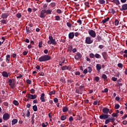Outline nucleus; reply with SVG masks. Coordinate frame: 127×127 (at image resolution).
<instances>
[{"instance_id":"1","label":"nucleus","mask_w":127,"mask_h":127,"mask_svg":"<svg viewBox=\"0 0 127 127\" xmlns=\"http://www.w3.org/2000/svg\"><path fill=\"white\" fill-rule=\"evenodd\" d=\"M51 60V57L49 55L42 56L38 59L39 62H45V61H49Z\"/></svg>"},{"instance_id":"2","label":"nucleus","mask_w":127,"mask_h":127,"mask_svg":"<svg viewBox=\"0 0 127 127\" xmlns=\"http://www.w3.org/2000/svg\"><path fill=\"white\" fill-rule=\"evenodd\" d=\"M46 12H45V9H43L41 11L39 17L41 18H45L46 17Z\"/></svg>"},{"instance_id":"3","label":"nucleus","mask_w":127,"mask_h":127,"mask_svg":"<svg viewBox=\"0 0 127 127\" xmlns=\"http://www.w3.org/2000/svg\"><path fill=\"white\" fill-rule=\"evenodd\" d=\"M88 34H89V35L93 38H95L96 37V32L93 30H89L88 31Z\"/></svg>"},{"instance_id":"4","label":"nucleus","mask_w":127,"mask_h":127,"mask_svg":"<svg viewBox=\"0 0 127 127\" xmlns=\"http://www.w3.org/2000/svg\"><path fill=\"white\" fill-rule=\"evenodd\" d=\"M109 117H111V115L102 114V115L99 116V119H100V120H107V119H109Z\"/></svg>"},{"instance_id":"5","label":"nucleus","mask_w":127,"mask_h":127,"mask_svg":"<svg viewBox=\"0 0 127 127\" xmlns=\"http://www.w3.org/2000/svg\"><path fill=\"white\" fill-rule=\"evenodd\" d=\"M93 41V40L91 39V37H86L85 39V43H86V44H92Z\"/></svg>"},{"instance_id":"6","label":"nucleus","mask_w":127,"mask_h":127,"mask_svg":"<svg viewBox=\"0 0 127 127\" xmlns=\"http://www.w3.org/2000/svg\"><path fill=\"white\" fill-rule=\"evenodd\" d=\"M27 98H28V99H31V100H34V99H36L37 98V95L34 94H30V93H28L26 95Z\"/></svg>"},{"instance_id":"7","label":"nucleus","mask_w":127,"mask_h":127,"mask_svg":"<svg viewBox=\"0 0 127 127\" xmlns=\"http://www.w3.org/2000/svg\"><path fill=\"white\" fill-rule=\"evenodd\" d=\"M81 58H82V55L80 53L77 52L74 56V59L75 60L79 61Z\"/></svg>"},{"instance_id":"8","label":"nucleus","mask_w":127,"mask_h":127,"mask_svg":"<svg viewBox=\"0 0 127 127\" xmlns=\"http://www.w3.org/2000/svg\"><path fill=\"white\" fill-rule=\"evenodd\" d=\"M9 118H10V116L8 113H5L3 115V119L4 121H7V120H9Z\"/></svg>"},{"instance_id":"9","label":"nucleus","mask_w":127,"mask_h":127,"mask_svg":"<svg viewBox=\"0 0 127 127\" xmlns=\"http://www.w3.org/2000/svg\"><path fill=\"white\" fill-rule=\"evenodd\" d=\"M127 10V3L124 4L122 5V7L120 8L121 11H124V10Z\"/></svg>"},{"instance_id":"10","label":"nucleus","mask_w":127,"mask_h":127,"mask_svg":"<svg viewBox=\"0 0 127 127\" xmlns=\"http://www.w3.org/2000/svg\"><path fill=\"white\" fill-rule=\"evenodd\" d=\"M109 112H110V109H108V108H104L102 109V112L105 115H108Z\"/></svg>"},{"instance_id":"11","label":"nucleus","mask_w":127,"mask_h":127,"mask_svg":"<svg viewBox=\"0 0 127 127\" xmlns=\"http://www.w3.org/2000/svg\"><path fill=\"white\" fill-rule=\"evenodd\" d=\"M48 44H53V45H56V44H57V42H56V40H55V39H54L53 40H51V41H48Z\"/></svg>"},{"instance_id":"12","label":"nucleus","mask_w":127,"mask_h":127,"mask_svg":"<svg viewBox=\"0 0 127 127\" xmlns=\"http://www.w3.org/2000/svg\"><path fill=\"white\" fill-rule=\"evenodd\" d=\"M1 18L3 19H5L8 17V13H2L1 15Z\"/></svg>"},{"instance_id":"13","label":"nucleus","mask_w":127,"mask_h":127,"mask_svg":"<svg viewBox=\"0 0 127 127\" xmlns=\"http://www.w3.org/2000/svg\"><path fill=\"white\" fill-rule=\"evenodd\" d=\"M102 55L104 60H107V59H108V53H107V52H103L102 53Z\"/></svg>"},{"instance_id":"14","label":"nucleus","mask_w":127,"mask_h":127,"mask_svg":"<svg viewBox=\"0 0 127 127\" xmlns=\"http://www.w3.org/2000/svg\"><path fill=\"white\" fill-rule=\"evenodd\" d=\"M101 69H102V64H96V69L98 72H101Z\"/></svg>"},{"instance_id":"15","label":"nucleus","mask_w":127,"mask_h":127,"mask_svg":"<svg viewBox=\"0 0 127 127\" xmlns=\"http://www.w3.org/2000/svg\"><path fill=\"white\" fill-rule=\"evenodd\" d=\"M74 36H75V34L73 32H70L68 34V38L69 39H73Z\"/></svg>"},{"instance_id":"16","label":"nucleus","mask_w":127,"mask_h":127,"mask_svg":"<svg viewBox=\"0 0 127 127\" xmlns=\"http://www.w3.org/2000/svg\"><path fill=\"white\" fill-rule=\"evenodd\" d=\"M45 11L46 12V14L47 15H48L49 14H52V9H45Z\"/></svg>"},{"instance_id":"17","label":"nucleus","mask_w":127,"mask_h":127,"mask_svg":"<svg viewBox=\"0 0 127 127\" xmlns=\"http://www.w3.org/2000/svg\"><path fill=\"white\" fill-rule=\"evenodd\" d=\"M45 96V94L44 93H42L40 97V100L41 102H45V98L44 97Z\"/></svg>"},{"instance_id":"18","label":"nucleus","mask_w":127,"mask_h":127,"mask_svg":"<svg viewBox=\"0 0 127 127\" xmlns=\"http://www.w3.org/2000/svg\"><path fill=\"white\" fill-rule=\"evenodd\" d=\"M18 122V120L16 119H13L12 120L11 125L12 126H13L14 125H16V124H17V122Z\"/></svg>"},{"instance_id":"19","label":"nucleus","mask_w":127,"mask_h":127,"mask_svg":"<svg viewBox=\"0 0 127 127\" xmlns=\"http://www.w3.org/2000/svg\"><path fill=\"white\" fill-rule=\"evenodd\" d=\"M111 1L112 2H113V3H116V5H119V4H121L120 0H113Z\"/></svg>"},{"instance_id":"20","label":"nucleus","mask_w":127,"mask_h":127,"mask_svg":"<svg viewBox=\"0 0 127 127\" xmlns=\"http://www.w3.org/2000/svg\"><path fill=\"white\" fill-rule=\"evenodd\" d=\"M9 61H10V55H7L6 56V62H7V63H9Z\"/></svg>"},{"instance_id":"21","label":"nucleus","mask_w":127,"mask_h":127,"mask_svg":"<svg viewBox=\"0 0 127 127\" xmlns=\"http://www.w3.org/2000/svg\"><path fill=\"white\" fill-rule=\"evenodd\" d=\"M2 75L3 77H6V78L8 77V74L6 71H3L2 73Z\"/></svg>"},{"instance_id":"22","label":"nucleus","mask_w":127,"mask_h":127,"mask_svg":"<svg viewBox=\"0 0 127 127\" xmlns=\"http://www.w3.org/2000/svg\"><path fill=\"white\" fill-rule=\"evenodd\" d=\"M109 19H110V17H108L107 18H105L102 20V22L104 23H106L107 21H109Z\"/></svg>"},{"instance_id":"23","label":"nucleus","mask_w":127,"mask_h":127,"mask_svg":"<svg viewBox=\"0 0 127 127\" xmlns=\"http://www.w3.org/2000/svg\"><path fill=\"white\" fill-rule=\"evenodd\" d=\"M102 78L104 79V81H106L108 79V76L105 74H102Z\"/></svg>"},{"instance_id":"24","label":"nucleus","mask_w":127,"mask_h":127,"mask_svg":"<svg viewBox=\"0 0 127 127\" xmlns=\"http://www.w3.org/2000/svg\"><path fill=\"white\" fill-rule=\"evenodd\" d=\"M68 107H64L63 108V113H66V112H68Z\"/></svg>"},{"instance_id":"25","label":"nucleus","mask_w":127,"mask_h":127,"mask_svg":"<svg viewBox=\"0 0 127 127\" xmlns=\"http://www.w3.org/2000/svg\"><path fill=\"white\" fill-rule=\"evenodd\" d=\"M48 6V3H44L43 4V7L42 8L43 9H46Z\"/></svg>"},{"instance_id":"26","label":"nucleus","mask_w":127,"mask_h":127,"mask_svg":"<svg viewBox=\"0 0 127 127\" xmlns=\"http://www.w3.org/2000/svg\"><path fill=\"white\" fill-rule=\"evenodd\" d=\"M68 67L66 65H64L62 67V71H65V70H68Z\"/></svg>"},{"instance_id":"27","label":"nucleus","mask_w":127,"mask_h":127,"mask_svg":"<svg viewBox=\"0 0 127 127\" xmlns=\"http://www.w3.org/2000/svg\"><path fill=\"white\" fill-rule=\"evenodd\" d=\"M33 110L34 112H37V110H38V108H37V106L34 105L33 106Z\"/></svg>"},{"instance_id":"28","label":"nucleus","mask_w":127,"mask_h":127,"mask_svg":"<svg viewBox=\"0 0 127 127\" xmlns=\"http://www.w3.org/2000/svg\"><path fill=\"white\" fill-rule=\"evenodd\" d=\"M72 50H73V47L72 46H68V52H72Z\"/></svg>"},{"instance_id":"29","label":"nucleus","mask_w":127,"mask_h":127,"mask_svg":"<svg viewBox=\"0 0 127 127\" xmlns=\"http://www.w3.org/2000/svg\"><path fill=\"white\" fill-rule=\"evenodd\" d=\"M111 122V120L110 119V118H108V119H106L105 124V125H108V124H109V123Z\"/></svg>"},{"instance_id":"30","label":"nucleus","mask_w":127,"mask_h":127,"mask_svg":"<svg viewBox=\"0 0 127 127\" xmlns=\"http://www.w3.org/2000/svg\"><path fill=\"white\" fill-rule=\"evenodd\" d=\"M0 22H1L0 24H6V20H5V19H3L2 20H1L0 21Z\"/></svg>"},{"instance_id":"31","label":"nucleus","mask_w":127,"mask_h":127,"mask_svg":"<svg viewBox=\"0 0 127 127\" xmlns=\"http://www.w3.org/2000/svg\"><path fill=\"white\" fill-rule=\"evenodd\" d=\"M56 93V91L55 90H53L52 91H50L49 93V95H50V96H51L52 95H55V93Z\"/></svg>"},{"instance_id":"32","label":"nucleus","mask_w":127,"mask_h":127,"mask_svg":"<svg viewBox=\"0 0 127 127\" xmlns=\"http://www.w3.org/2000/svg\"><path fill=\"white\" fill-rule=\"evenodd\" d=\"M67 119V117H66V116L65 115H63L61 117V121H65Z\"/></svg>"},{"instance_id":"33","label":"nucleus","mask_w":127,"mask_h":127,"mask_svg":"<svg viewBox=\"0 0 127 127\" xmlns=\"http://www.w3.org/2000/svg\"><path fill=\"white\" fill-rule=\"evenodd\" d=\"M119 23H120V21H119L118 19H116L115 21V25H116V26H118V25H119Z\"/></svg>"},{"instance_id":"34","label":"nucleus","mask_w":127,"mask_h":127,"mask_svg":"<svg viewBox=\"0 0 127 127\" xmlns=\"http://www.w3.org/2000/svg\"><path fill=\"white\" fill-rule=\"evenodd\" d=\"M110 120V122L111 123H115V121H116V119H115V118L114 117H111V118H109Z\"/></svg>"},{"instance_id":"35","label":"nucleus","mask_w":127,"mask_h":127,"mask_svg":"<svg viewBox=\"0 0 127 127\" xmlns=\"http://www.w3.org/2000/svg\"><path fill=\"white\" fill-rule=\"evenodd\" d=\"M50 5L52 7L54 8L55 6H56V3H55V2H52L50 4Z\"/></svg>"},{"instance_id":"36","label":"nucleus","mask_w":127,"mask_h":127,"mask_svg":"<svg viewBox=\"0 0 127 127\" xmlns=\"http://www.w3.org/2000/svg\"><path fill=\"white\" fill-rule=\"evenodd\" d=\"M13 103L15 105V106H18V105H19V103H18V101L16 100H14L13 101Z\"/></svg>"},{"instance_id":"37","label":"nucleus","mask_w":127,"mask_h":127,"mask_svg":"<svg viewBox=\"0 0 127 127\" xmlns=\"http://www.w3.org/2000/svg\"><path fill=\"white\" fill-rule=\"evenodd\" d=\"M61 18L60 16H55V20H57V21H59L60 20Z\"/></svg>"},{"instance_id":"38","label":"nucleus","mask_w":127,"mask_h":127,"mask_svg":"<svg viewBox=\"0 0 127 127\" xmlns=\"http://www.w3.org/2000/svg\"><path fill=\"white\" fill-rule=\"evenodd\" d=\"M96 39L98 40V42H100L101 40H102V37H101L100 36H97Z\"/></svg>"},{"instance_id":"39","label":"nucleus","mask_w":127,"mask_h":127,"mask_svg":"<svg viewBox=\"0 0 127 127\" xmlns=\"http://www.w3.org/2000/svg\"><path fill=\"white\" fill-rule=\"evenodd\" d=\"M94 56L95 58H97V59L101 58V55H100L99 54H96Z\"/></svg>"},{"instance_id":"40","label":"nucleus","mask_w":127,"mask_h":127,"mask_svg":"<svg viewBox=\"0 0 127 127\" xmlns=\"http://www.w3.org/2000/svg\"><path fill=\"white\" fill-rule=\"evenodd\" d=\"M47 126H48V123L46 122V124L43 123L42 124V127H47Z\"/></svg>"},{"instance_id":"41","label":"nucleus","mask_w":127,"mask_h":127,"mask_svg":"<svg viewBox=\"0 0 127 127\" xmlns=\"http://www.w3.org/2000/svg\"><path fill=\"white\" fill-rule=\"evenodd\" d=\"M16 16L17 18H20V17H21V14L20 13H18L16 14Z\"/></svg>"},{"instance_id":"42","label":"nucleus","mask_w":127,"mask_h":127,"mask_svg":"<svg viewBox=\"0 0 127 127\" xmlns=\"http://www.w3.org/2000/svg\"><path fill=\"white\" fill-rule=\"evenodd\" d=\"M94 80L96 81V82H99V81H100V77H99V76H96L94 78Z\"/></svg>"},{"instance_id":"43","label":"nucleus","mask_w":127,"mask_h":127,"mask_svg":"<svg viewBox=\"0 0 127 127\" xmlns=\"http://www.w3.org/2000/svg\"><path fill=\"white\" fill-rule=\"evenodd\" d=\"M118 66L119 68H123V67H124V65H123L122 63H119L118 64Z\"/></svg>"},{"instance_id":"44","label":"nucleus","mask_w":127,"mask_h":127,"mask_svg":"<svg viewBox=\"0 0 127 127\" xmlns=\"http://www.w3.org/2000/svg\"><path fill=\"white\" fill-rule=\"evenodd\" d=\"M99 3H100V4H104V3H105V2L104 0H99Z\"/></svg>"},{"instance_id":"45","label":"nucleus","mask_w":127,"mask_h":127,"mask_svg":"<svg viewBox=\"0 0 127 127\" xmlns=\"http://www.w3.org/2000/svg\"><path fill=\"white\" fill-rule=\"evenodd\" d=\"M108 92H109V89L108 88H105V90L102 91V93H108Z\"/></svg>"},{"instance_id":"46","label":"nucleus","mask_w":127,"mask_h":127,"mask_svg":"<svg viewBox=\"0 0 127 127\" xmlns=\"http://www.w3.org/2000/svg\"><path fill=\"white\" fill-rule=\"evenodd\" d=\"M38 46H39V48H42V41L39 42Z\"/></svg>"},{"instance_id":"47","label":"nucleus","mask_w":127,"mask_h":127,"mask_svg":"<svg viewBox=\"0 0 127 127\" xmlns=\"http://www.w3.org/2000/svg\"><path fill=\"white\" fill-rule=\"evenodd\" d=\"M26 83H27V84H28V85H30V84H31V83H32V81L30 79H27Z\"/></svg>"},{"instance_id":"48","label":"nucleus","mask_w":127,"mask_h":127,"mask_svg":"<svg viewBox=\"0 0 127 127\" xmlns=\"http://www.w3.org/2000/svg\"><path fill=\"white\" fill-rule=\"evenodd\" d=\"M27 118H29L30 117V112H29V110H27V114H26Z\"/></svg>"},{"instance_id":"49","label":"nucleus","mask_w":127,"mask_h":127,"mask_svg":"<svg viewBox=\"0 0 127 127\" xmlns=\"http://www.w3.org/2000/svg\"><path fill=\"white\" fill-rule=\"evenodd\" d=\"M75 93H77V94H80V95H82V93L78 89L75 90Z\"/></svg>"},{"instance_id":"50","label":"nucleus","mask_w":127,"mask_h":127,"mask_svg":"<svg viewBox=\"0 0 127 127\" xmlns=\"http://www.w3.org/2000/svg\"><path fill=\"white\" fill-rule=\"evenodd\" d=\"M115 109H116V110L120 109V105L119 104H116L115 106Z\"/></svg>"},{"instance_id":"51","label":"nucleus","mask_w":127,"mask_h":127,"mask_svg":"<svg viewBox=\"0 0 127 127\" xmlns=\"http://www.w3.org/2000/svg\"><path fill=\"white\" fill-rule=\"evenodd\" d=\"M66 25H67V26H68V27H69V28L72 27V24H71V23H70L69 22L66 23Z\"/></svg>"},{"instance_id":"52","label":"nucleus","mask_w":127,"mask_h":127,"mask_svg":"<svg viewBox=\"0 0 127 127\" xmlns=\"http://www.w3.org/2000/svg\"><path fill=\"white\" fill-rule=\"evenodd\" d=\"M89 56L90 58H94V57H95V55L93 53H91L89 54Z\"/></svg>"},{"instance_id":"53","label":"nucleus","mask_w":127,"mask_h":127,"mask_svg":"<svg viewBox=\"0 0 127 127\" xmlns=\"http://www.w3.org/2000/svg\"><path fill=\"white\" fill-rule=\"evenodd\" d=\"M112 81H114V82H116V81H117V80H118V78H116L115 77H113L112 78Z\"/></svg>"},{"instance_id":"54","label":"nucleus","mask_w":127,"mask_h":127,"mask_svg":"<svg viewBox=\"0 0 127 127\" xmlns=\"http://www.w3.org/2000/svg\"><path fill=\"white\" fill-rule=\"evenodd\" d=\"M73 121H74V119H73V117L72 116H70L69 118V121L71 122H73Z\"/></svg>"},{"instance_id":"55","label":"nucleus","mask_w":127,"mask_h":127,"mask_svg":"<svg viewBox=\"0 0 127 127\" xmlns=\"http://www.w3.org/2000/svg\"><path fill=\"white\" fill-rule=\"evenodd\" d=\"M22 77H23L22 74H20L19 75V76H16V78H17V79H20V78H22Z\"/></svg>"},{"instance_id":"56","label":"nucleus","mask_w":127,"mask_h":127,"mask_svg":"<svg viewBox=\"0 0 127 127\" xmlns=\"http://www.w3.org/2000/svg\"><path fill=\"white\" fill-rule=\"evenodd\" d=\"M30 92L31 94H34L35 93V90H34L33 88H32L30 90Z\"/></svg>"},{"instance_id":"57","label":"nucleus","mask_w":127,"mask_h":127,"mask_svg":"<svg viewBox=\"0 0 127 127\" xmlns=\"http://www.w3.org/2000/svg\"><path fill=\"white\" fill-rule=\"evenodd\" d=\"M11 56L12 57H13V58H15V59H16V56H17L16 54H12Z\"/></svg>"},{"instance_id":"58","label":"nucleus","mask_w":127,"mask_h":127,"mask_svg":"<svg viewBox=\"0 0 127 127\" xmlns=\"http://www.w3.org/2000/svg\"><path fill=\"white\" fill-rule=\"evenodd\" d=\"M77 23H79V25H81L82 24V20L81 19H79L77 21Z\"/></svg>"},{"instance_id":"59","label":"nucleus","mask_w":127,"mask_h":127,"mask_svg":"<svg viewBox=\"0 0 127 127\" xmlns=\"http://www.w3.org/2000/svg\"><path fill=\"white\" fill-rule=\"evenodd\" d=\"M84 4L86 5V6H87V7H89L90 6V5H89V2H85Z\"/></svg>"},{"instance_id":"60","label":"nucleus","mask_w":127,"mask_h":127,"mask_svg":"<svg viewBox=\"0 0 127 127\" xmlns=\"http://www.w3.org/2000/svg\"><path fill=\"white\" fill-rule=\"evenodd\" d=\"M57 13H59V14L62 13V11H61V10H60V9H58L57 10Z\"/></svg>"},{"instance_id":"61","label":"nucleus","mask_w":127,"mask_h":127,"mask_svg":"<svg viewBox=\"0 0 127 127\" xmlns=\"http://www.w3.org/2000/svg\"><path fill=\"white\" fill-rule=\"evenodd\" d=\"M104 47H105V46L100 45L99 46L98 48H99V49H103V48H104Z\"/></svg>"},{"instance_id":"62","label":"nucleus","mask_w":127,"mask_h":127,"mask_svg":"<svg viewBox=\"0 0 127 127\" xmlns=\"http://www.w3.org/2000/svg\"><path fill=\"white\" fill-rule=\"evenodd\" d=\"M127 117V114H125L123 117H122V120H126Z\"/></svg>"},{"instance_id":"63","label":"nucleus","mask_w":127,"mask_h":127,"mask_svg":"<svg viewBox=\"0 0 127 127\" xmlns=\"http://www.w3.org/2000/svg\"><path fill=\"white\" fill-rule=\"evenodd\" d=\"M88 68L89 73H91V72H92V67L91 66H89Z\"/></svg>"},{"instance_id":"64","label":"nucleus","mask_w":127,"mask_h":127,"mask_svg":"<svg viewBox=\"0 0 127 127\" xmlns=\"http://www.w3.org/2000/svg\"><path fill=\"white\" fill-rule=\"evenodd\" d=\"M54 101L55 102V103H58V98H54Z\"/></svg>"}]
</instances>
